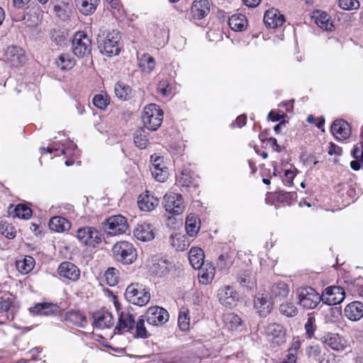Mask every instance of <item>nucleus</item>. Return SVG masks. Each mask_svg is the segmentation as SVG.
<instances>
[{"instance_id": "obj_60", "label": "nucleus", "mask_w": 363, "mask_h": 363, "mask_svg": "<svg viewBox=\"0 0 363 363\" xmlns=\"http://www.w3.org/2000/svg\"><path fill=\"white\" fill-rule=\"evenodd\" d=\"M12 304V301L9 298H4L2 297L0 298V313H6L10 308Z\"/></svg>"}, {"instance_id": "obj_18", "label": "nucleus", "mask_w": 363, "mask_h": 363, "mask_svg": "<svg viewBox=\"0 0 363 363\" xmlns=\"http://www.w3.org/2000/svg\"><path fill=\"white\" fill-rule=\"evenodd\" d=\"M254 308L261 317H267L271 312L272 303L267 296L257 294L254 300Z\"/></svg>"}, {"instance_id": "obj_4", "label": "nucleus", "mask_w": 363, "mask_h": 363, "mask_svg": "<svg viewBox=\"0 0 363 363\" xmlns=\"http://www.w3.org/2000/svg\"><path fill=\"white\" fill-rule=\"evenodd\" d=\"M297 295L298 304L307 310L315 308L322 301L321 296L310 286L298 289Z\"/></svg>"}, {"instance_id": "obj_1", "label": "nucleus", "mask_w": 363, "mask_h": 363, "mask_svg": "<svg viewBox=\"0 0 363 363\" xmlns=\"http://www.w3.org/2000/svg\"><path fill=\"white\" fill-rule=\"evenodd\" d=\"M121 34L116 30L103 31L98 35L97 44L100 52L108 57L118 55L121 50Z\"/></svg>"}, {"instance_id": "obj_21", "label": "nucleus", "mask_w": 363, "mask_h": 363, "mask_svg": "<svg viewBox=\"0 0 363 363\" xmlns=\"http://www.w3.org/2000/svg\"><path fill=\"white\" fill-rule=\"evenodd\" d=\"M218 297L222 305L232 307L235 305L237 293L234 291L233 287L228 286L219 289Z\"/></svg>"}, {"instance_id": "obj_55", "label": "nucleus", "mask_w": 363, "mask_h": 363, "mask_svg": "<svg viewBox=\"0 0 363 363\" xmlns=\"http://www.w3.org/2000/svg\"><path fill=\"white\" fill-rule=\"evenodd\" d=\"M152 177L160 182H164L168 177V170L165 167L162 169H155L151 172Z\"/></svg>"}, {"instance_id": "obj_6", "label": "nucleus", "mask_w": 363, "mask_h": 363, "mask_svg": "<svg viewBox=\"0 0 363 363\" xmlns=\"http://www.w3.org/2000/svg\"><path fill=\"white\" fill-rule=\"evenodd\" d=\"M72 50L74 55L84 57L91 51V40L83 32H78L74 35Z\"/></svg>"}, {"instance_id": "obj_61", "label": "nucleus", "mask_w": 363, "mask_h": 363, "mask_svg": "<svg viewBox=\"0 0 363 363\" xmlns=\"http://www.w3.org/2000/svg\"><path fill=\"white\" fill-rule=\"evenodd\" d=\"M278 200L279 201H288L291 199H292V197H293V194L290 192H286V191H278Z\"/></svg>"}, {"instance_id": "obj_9", "label": "nucleus", "mask_w": 363, "mask_h": 363, "mask_svg": "<svg viewBox=\"0 0 363 363\" xmlns=\"http://www.w3.org/2000/svg\"><path fill=\"white\" fill-rule=\"evenodd\" d=\"M125 299L134 305L143 306L146 305L150 298V295L145 289H138L134 284L129 285L125 292Z\"/></svg>"}, {"instance_id": "obj_30", "label": "nucleus", "mask_w": 363, "mask_h": 363, "mask_svg": "<svg viewBox=\"0 0 363 363\" xmlns=\"http://www.w3.org/2000/svg\"><path fill=\"white\" fill-rule=\"evenodd\" d=\"M204 252L199 247H192L189 252V259L194 269H200L204 264Z\"/></svg>"}, {"instance_id": "obj_56", "label": "nucleus", "mask_w": 363, "mask_h": 363, "mask_svg": "<svg viewBox=\"0 0 363 363\" xmlns=\"http://www.w3.org/2000/svg\"><path fill=\"white\" fill-rule=\"evenodd\" d=\"M339 6L344 10L357 9L359 2L357 0H339Z\"/></svg>"}, {"instance_id": "obj_48", "label": "nucleus", "mask_w": 363, "mask_h": 363, "mask_svg": "<svg viewBox=\"0 0 363 363\" xmlns=\"http://www.w3.org/2000/svg\"><path fill=\"white\" fill-rule=\"evenodd\" d=\"M239 284L247 289H252L255 286V279L252 277L251 274L248 272H244L238 279Z\"/></svg>"}, {"instance_id": "obj_5", "label": "nucleus", "mask_w": 363, "mask_h": 363, "mask_svg": "<svg viewBox=\"0 0 363 363\" xmlns=\"http://www.w3.org/2000/svg\"><path fill=\"white\" fill-rule=\"evenodd\" d=\"M104 230L110 235L123 234L128 230L126 218L121 215H116L106 218L102 223Z\"/></svg>"}, {"instance_id": "obj_11", "label": "nucleus", "mask_w": 363, "mask_h": 363, "mask_svg": "<svg viewBox=\"0 0 363 363\" xmlns=\"http://www.w3.org/2000/svg\"><path fill=\"white\" fill-rule=\"evenodd\" d=\"M4 60L13 67H20L26 62L24 50L18 46H9L5 51Z\"/></svg>"}, {"instance_id": "obj_40", "label": "nucleus", "mask_w": 363, "mask_h": 363, "mask_svg": "<svg viewBox=\"0 0 363 363\" xmlns=\"http://www.w3.org/2000/svg\"><path fill=\"white\" fill-rule=\"evenodd\" d=\"M35 260L30 256H26L22 260L16 261V266L21 274H28L34 267Z\"/></svg>"}, {"instance_id": "obj_29", "label": "nucleus", "mask_w": 363, "mask_h": 363, "mask_svg": "<svg viewBox=\"0 0 363 363\" xmlns=\"http://www.w3.org/2000/svg\"><path fill=\"white\" fill-rule=\"evenodd\" d=\"M75 2L80 13L89 16L95 12L100 0H75Z\"/></svg>"}, {"instance_id": "obj_26", "label": "nucleus", "mask_w": 363, "mask_h": 363, "mask_svg": "<svg viewBox=\"0 0 363 363\" xmlns=\"http://www.w3.org/2000/svg\"><path fill=\"white\" fill-rule=\"evenodd\" d=\"M320 340L334 350H341L345 347V340L337 334L328 333L322 337Z\"/></svg>"}, {"instance_id": "obj_32", "label": "nucleus", "mask_w": 363, "mask_h": 363, "mask_svg": "<svg viewBox=\"0 0 363 363\" xmlns=\"http://www.w3.org/2000/svg\"><path fill=\"white\" fill-rule=\"evenodd\" d=\"M169 242L177 251H184L189 246V242L184 235L179 233L170 236Z\"/></svg>"}, {"instance_id": "obj_58", "label": "nucleus", "mask_w": 363, "mask_h": 363, "mask_svg": "<svg viewBox=\"0 0 363 363\" xmlns=\"http://www.w3.org/2000/svg\"><path fill=\"white\" fill-rule=\"evenodd\" d=\"M158 91L163 96H169L172 91V87L167 80H161L157 86Z\"/></svg>"}, {"instance_id": "obj_20", "label": "nucleus", "mask_w": 363, "mask_h": 363, "mask_svg": "<svg viewBox=\"0 0 363 363\" xmlns=\"http://www.w3.org/2000/svg\"><path fill=\"white\" fill-rule=\"evenodd\" d=\"M173 267L172 262L167 259L156 258L153 259L152 264L150 267V271L152 274L162 277L167 274Z\"/></svg>"}, {"instance_id": "obj_39", "label": "nucleus", "mask_w": 363, "mask_h": 363, "mask_svg": "<svg viewBox=\"0 0 363 363\" xmlns=\"http://www.w3.org/2000/svg\"><path fill=\"white\" fill-rule=\"evenodd\" d=\"M66 320L77 326L84 328L87 324L86 318L78 311H69L65 316Z\"/></svg>"}, {"instance_id": "obj_28", "label": "nucleus", "mask_w": 363, "mask_h": 363, "mask_svg": "<svg viewBox=\"0 0 363 363\" xmlns=\"http://www.w3.org/2000/svg\"><path fill=\"white\" fill-rule=\"evenodd\" d=\"M225 327L232 331H238L242 328V320L240 316L233 313H227L223 315Z\"/></svg>"}, {"instance_id": "obj_64", "label": "nucleus", "mask_w": 363, "mask_h": 363, "mask_svg": "<svg viewBox=\"0 0 363 363\" xmlns=\"http://www.w3.org/2000/svg\"><path fill=\"white\" fill-rule=\"evenodd\" d=\"M320 363H336L335 356L333 354L324 355Z\"/></svg>"}, {"instance_id": "obj_35", "label": "nucleus", "mask_w": 363, "mask_h": 363, "mask_svg": "<svg viewBox=\"0 0 363 363\" xmlns=\"http://www.w3.org/2000/svg\"><path fill=\"white\" fill-rule=\"evenodd\" d=\"M200 270L199 276L201 278L200 282L203 284H209L215 275V267L211 264H206L199 269Z\"/></svg>"}, {"instance_id": "obj_54", "label": "nucleus", "mask_w": 363, "mask_h": 363, "mask_svg": "<svg viewBox=\"0 0 363 363\" xmlns=\"http://www.w3.org/2000/svg\"><path fill=\"white\" fill-rule=\"evenodd\" d=\"M304 328H305L306 333L308 337L311 338L313 336L314 332L316 328L315 318L314 316L310 315L308 317L307 321L305 323Z\"/></svg>"}, {"instance_id": "obj_33", "label": "nucleus", "mask_w": 363, "mask_h": 363, "mask_svg": "<svg viewBox=\"0 0 363 363\" xmlns=\"http://www.w3.org/2000/svg\"><path fill=\"white\" fill-rule=\"evenodd\" d=\"M149 140V133L144 128H139L133 134V142L140 149H145Z\"/></svg>"}, {"instance_id": "obj_3", "label": "nucleus", "mask_w": 363, "mask_h": 363, "mask_svg": "<svg viewBox=\"0 0 363 363\" xmlns=\"http://www.w3.org/2000/svg\"><path fill=\"white\" fill-rule=\"evenodd\" d=\"M113 259L123 264H130L137 258L133 245L127 241L117 242L112 247Z\"/></svg>"}, {"instance_id": "obj_15", "label": "nucleus", "mask_w": 363, "mask_h": 363, "mask_svg": "<svg viewBox=\"0 0 363 363\" xmlns=\"http://www.w3.org/2000/svg\"><path fill=\"white\" fill-rule=\"evenodd\" d=\"M33 315L49 316L57 315L60 312V307L52 303L43 302L35 303L29 308Z\"/></svg>"}, {"instance_id": "obj_12", "label": "nucleus", "mask_w": 363, "mask_h": 363, "mask_svg": "<svg viewBox=\"0 0 363 363\" xmlns=\"http://www.w3.org/2000/svg\"><path fill=\"white\" fill-rule=\"evenodd\" d=\"M264 334L269 340L281 345L285 342L286 330L284 327L277 323H271L264 327Z\"/></svg>"}, {"instance_id": "obj_7", "label": "nucleus", "mask_w": 363, "mask_h": 363, "mask_svg": "<svg viewBox=\"0 0 363 363\" xmlns=\"http://www.w3.org/2000/svg\"><path fill=\"white\" fill-rule=\"evenodd\" d=\"M77 238L79 242L84 245L92 247H95L102 241L100 232L95 228L90 226L78 229L77 231Z\"/></svg>"}, {"instance_id": "obj_42", "label": "nucleus", "mask_w": 363, "mask_h": 363, "mask_svg": "<svg viewBox=\"0 0 363 363\" xmlns=\"http://www.w3.org/2000/svg\"><path fill=\"white\" fill-rule=\"evenodd\" d=\"M32 213L30 208L25 204L19 203L16 206L13 211V217L27 220L32 216ZM11 213L12 214V213Z\"/></svg>"}, {"instance_id": "obj_31", "label": "nucleus", "mask_w": 363, "mask_h": 363, "mask_svg": "<svg viewBox=\"0 0 363 363\" xmlns=\"http://www.w3.org/2000/svg\"><path fill=\"white\" fill-rule=\"evenodd\" d=\"M228 25L233 30L242 31L247 26L246 16L240 13L234 14L229 18Z\"/></svg>"}, {"instance_id": "obj_46", "label": "nucleus", "mask_w": 363, "mask_h": 363, "mask_svg": "<svg viewBox=\"0 0 363 363\" xmlns=\"http://www.w3.org/2000/svg\"><path fill=\"white\" fill-rule=\"evenodd\" d=\"M279 312L286 317H294L298 313V308L291 302H285L279 306Z\"/></svg>"}, {"instance_id": "obj_25", "label": "nucleus", "mask_w": 363, "mask_h": 363, "mask_svg": "<svg viewBox=\"0 0 363 363\" xmlns=\"http://www.w3.org/2000/svg\"><path fill=\"white\" fill-rule=\"evenodd\" d=\"M210 11V2L208 0H194L191 12L193 16L197 19H201L206 16Z\"/></svg>"}, {"instance_id": "obj_44", "label": "nucleus", "mask_w": 363, "mask_h": 363, "mask_svg": "<svg viewBox=\"0 0 363 363\" xmlns=\"http://www.w3.org/2000/svg\"><path fill=\"white\" fill-rule=\"evenodd\" d=\"M315 22L318 27L325 30H331L333 28V23L328 14L325 12L319 13V15L315 17Z\"/></svg>"}, {"instance_id": "obj_37", "label": "nucleus", "mask_w": 363, "mask_h": 363, "mask_svg": "<svg viewBox=\"0 0 363 363\" xmlns=\"http://www.w3.org/2000/svg\"><path fill=\"white\" fill-rule=\"evenodd\" d=\"M138 65L143 72L150 74L155 69V58L148 53H145L139 58Z\"/></svg>"}, {"instance_id": "obj_49", "label": "nucleus", "mask_w": 363, "mask_h": 363, "mask_svg": "<svg viewBox=\"0 0 363 363\" xmlns=\"http://www.w3.org/2000/svg\"><path fill=\"white\" fill-rule=\"evenodd\" d=\"M50 37L57 45H62L66 40L65 33L60 29L54 28L50 33Z\"/></svg>"}, {"instance_id": "obj_53", "label": "nucleus", "mask_w": 363, "mask_h": 363, "mask_svg": "<svg viewBox=\"0 0 363 363\" xmlns=\"http://www.w3.org/2000/svg\"><path fill=\"white\" fill-rule=\"evenodd\" d=\"M135 337L140 338H146L148 337L147 331L145 327V320L139 318L135 324Z\"/></svg>"}, {"instance_id": "obj_43", "label": "nucleus", "mask_w": 363, "mask_h": 363, "mask_svg": "<svg viewBox=\"0 0 363 363\" xmlns=\"http://www.w3.org/2000/svg\"><path fill=\"white\" fill-rule=\"evenodd\" d=\"M116 97L122 101H127L130 99L131 88L129 86L118 82L114 87Z\"/></svg>"}, {"instance_id": "obj_14", "label": "nucleus", "mask_w": 363, "mask_h": 363, "mask_svg": "<svg viewBox=\"0 0 363 363\" xmlns=\"http://www.w3.org/2000/svg\"><path fill=\"white\" fill-rule=\"evenodd\" d=\"M330 130L338 140L347 139L351 135L350 125L343 119H337L331 125Z\"/></svg>"}, {"instance_id": "obj_8", "label": "nucleus", "mask_w": 363, "mask_h": 363, "mask_svg": "<svg viewBox=\"0 0 363 363\" xmlns=\"http://www.w3.org/2000/svg\"><path fill=\"white\" fill-rule=\"evenodd\" d=\"M165 211L172 216L182 214L184 210L183 197L181 194L170 193L164 196Z\"/></svg>"}, {"instance_id": "obj_13", "label": "nucleus", "mask_w": 363, "mask_h": 363, "mask_svg": "<svg viewBox=\"0 0 363 363\" xmlns=\"http://www.w3.org/2000/svg\"><path fill=\"white\" fill-rule=\"evenodd\" d=\"M146 319L150 325H162L168 320L169 313L167 310L162 307L153 306L147 309L146 312Z\"/></svg>"}, {"instance_id": "obj_16", "label": "nucleus", "mask_w": 363, "mask_h": 363, "mask_svg": "<svg viewBox=\"0 0 363 363\" xmlns=\"http://www.w3.org/2000/svg\"><path fill=\"white\" fill-rule=\"evenodd\" d=\"M60 277L67 279L72 281H76L79 279L80 270L73 263L64 262L60 264L57 269Z\"/></svg>"}, {"instance_id": "obj_17", "label": "nucleus", "mask_w": 363, "mask_h": 363, "mask_svg": "<svg viewBox=\"0 0 363 363\" xmlns=\"http://www.w3.org/2000/svg\"><path fill=\"white\" fill-rule=\"evenodd\" d=\"M263 21L267 27L275 28L282 26L285 18L277 9L272 8L265 12Z\"/></svg>"}, {"instance_id": "obj_19", "label": "nucleus", "mask_w": 363, "mask_h": 363, "mask_svg": "<svg viewBox=\"0 0 363 363\" xmlns=\"http://www.w3.org/2000/svg\"><path fill=\"white\" fill-rule=\"evenodd\" d=\"M135 315L129 312H121L118 316V324L115 330L118 333H122L124 331H130L135 328Z\"/></svg>"}, {"instance_id": "obj_34", "label": "nucleus", "mask_w": 363, "mask_h": 363, "mask_svg": "<svg viewBox=\"0 0 363 363\" xmlns=\"http://www.w3.org/2000/svg\"><path fill=\"white\" fill-rule=\"evenodd\" d=\"M271 293L274 298L281 300L288 296L289 288L284 282H277L272 286Z\"/></svg>"}, {"instance_id": "obj_2", "label": "nucleus", "mask_w": 363, "mask_h": 363, "mask_svg": "<svg viewBox=\"0 0 363 363\" xmlns=\"http://www.w3.org/2000/svg\"><path fill=\"white\" fill-rule=\"evenodd\" d=\"M141 119L145 127L152 131L157 130L163 121V111L155 104L145 106L141 114Z\"/></svg>"}, {"instance_id": "obj_52", "label": "nucleus", "mask_w": 363, "mask_h": 363, "mask_svg": "<svg viewBox=\"0 0 363 363\" xmlns=\"http://www.w3.org/2000/svg\"><path fill=\"white\" fill-rule=\"evenodd\" d=\"M0 231L2 235L9 239H13L16 235L15 227L8 223H4L1 225Z\"/></svg>"}, {"instance_id": "obj_27", "label": "nucleus", "mask_w": 363, "mask_h": 363, "mask_svg": "<svg viewBox=\"0 0 363 363\" xmlns=\"http://www.w3.org/2000/svg\"><path fill=\"white\" fill-rule=\"evenodd\" d=\"M94 323L96 328H106L113 325V318L107 311H98L94 314Z\"/></svg>"}, {"instance_id": "obj_38", "label": "nucleus", "mask_w": 363, "mask_h": 363, "mask_svg": "<svg viewBox=\"0 0 363 363\" xmlns=\"http://www.w3.org/2000/svg\"><path fill=\"white\" fill-rule=\"evenodd\" d=\"M55 65L61 70H69L72 69L74 65V60L68 53H62L55 60Z\"/></svg>"}, {"instance_id": "obj_59", "label": "nucleus", "mask_w": 363, "mask_h": 363, "mask_svg": "<svg viewBox=\"0 0 363 363\" xmlns=\"http://www.w3.org/2000/svg\"><path fill=\"white\" fill-rule=\"evenodd\" d=\"M53 10L55 13L62 21H65L68 18V14L66 11V9L63 6L55 5Z\"/></svg>"}, {"instance_id": "obj_57", "label": "nucleus", "mask_w": 363, "mask_h": 363, "mask_svg": "<svg viewBox=\"0 0 363 363\" xmlns=\"http://www.w3.org/2000/svg\"><path fill=\"white\" fill-rule=\"evenodd\" d=\"M231 260L227 255H220L217 261V267L220 270H225L230 267Z\"/></svg>"}, {"instance_id": "obj_10", "label": "nucleus", "mask_w": 363, "mask_h": 363, "mask_svg": "<svg viewBox=\"0 0 363 363\" xmlns=\"http://www.w3.org/2000/svg\"><path fill=\"white\" fill-rule=\"evenodd\" d=\"M345 297L344 289L338 286H330L325 288L321 295L323 303L329 306L340 303Z\"/></svg>"}, {"instance_id": "obj_23", "label": "nucleus", "mask_w": 363, "mask_h": 363, "mask_svg": "<svg viewBox=\"0 0 363 363\" xmlns=\"http://www.w3.org/2000/svg\"><path fill=\"white\" fill-rule=\"evenodd\" d=\"M344 314L350 320H360L363 317V303L360 301L351 302L346 306Z\"/></svg>"}, {"instance_id": "obj_41", "label": "nucleus", "mask_w": 363, "mask_h": 363, "mask_svg": "<svg viewBox=\"0 0 363 363\" xmlns=\"http://www.w3.org/2000/svg\"><path fill=\"white\" fill-rule=\"evenodd\" d=\"M200 229L197 225V218L194 214H190L186 219V231L190 237L195 236Z\"/></svg>"}, {"instance_id": "obj_63", "label": "nucleus", "mask_w": 363, "mask_h": 363, "mask_svg": "<svg viewBox=\"0 0 363 363\" xmlns=\"http://www.w3.org/2000/svg\"><path fill=\"white\" fill-rule=\"evenodd\" d=\"M341 148L336 145L334 143H330V147H329V150H328V154L330 155H340L341 154Z\"/></svg>"}, {"instance_id": "obj_51", "label": "nucleus", "mask_w": 363, "mask_h": 363, "mask_svg": "<svg viewBox=\"0 0 363 363\" xmlns=\"http://www.w3.org/2000/svg\"><path fill=\"white\" fill-rule=\"evenodd\" d=\"M194 178L190 172L182 171L180 176L177 177V183L182 186H189L193 184Z\"/></svg>"}, {"instance_id": "obj_50", "label": "nucleus", "mask_w": 363, "mask_h": 363, "mask_svg": "<svg viewBox=\"0 0 363 363\" xmlns=\"http://www.w3.org/2000/svg\"><path fill=\"white\" fill-rule=\"evenodd\" d=\"M93 104L98 108L104 110L110 103V99L107 95L96 94L92 100Z\"/></svg>"}, {"instance_id": "obj_22", "label": "nucleus", "mask_w": 363, "mask_h": 363, "mask_svg": "<svg viewBox=\"0 0 363 363\" xmlns=\"http://www.w3.org/2000/svg\"><path fill=\"white\" fill-rule=\"evenodd\" d=\"M134 236L143 242H147L155 238L154 228L152 225L143 223L138 225L133 231Z\"/></svg>"}, {"instance_id": "obj_24", "label": "nucleus", "mask_w": 363, "mask_h": 363, "mask_svg": "<svg viewBox=\"0 0 363 363\" xmlns=\"http://www.w3.org/2000/svg\"><path fill=\"white\" fill-rule=\"evenodd\" d=\"M159 201L150 191L145 194H140L138 198V205L139 208L143 211H151L158 205Z\"/></svg>"}, {"instance_id": "obj_45", "label": "nucleus", "mask_w": 363, "mask_h": 363, "mask_svg": "<svg viewBox=\"0 0 363 363\" xmlns=\"http://www.w3.org/2000/svg\"><path fill=\"white\" fill-rule=\"evenodd\" d=\"M106 284L110 286H114L118 283L119 272L114 267H109L104 273Z\"/></svg>"}, {"instance_id": "obj_36", "label": "nucleus", "mask_w": 363, "mask_h": 363, "mask_svg": "<svg viewBox=\"0 0 363 363\" xmlns=\"http://www.w3.org/2000/svg\"><path fill=\"white\" fill-rule=\"evenodd\" d=\"M70 227V223L68 220L60 216H55L52 218L49 223V228L52 230L56 232L64 231L69 229Z\"/></svg>"}, {"instance_id": "obj_62", "label": "nucleus", "mask_w": 363, "mask_h": 363, "mask_svg": "<svg viewBox=\"0 0 363 363\" xmlns=\"http://www.w3.org/2000/svg\"><path fill=\"white\" fill-rule=\"evenodd\" d=\"M301 347V342L299 340H296L292 343L291 347L289 349L288 354H291L292 353L294 356H296V353Z\"/></svg>"}, {"instance_id": "obj_47", "label": "nucleus", "mask_w": 363, "mask_h": 363, "mask_svg": "<svg viewBox=\"0 0 363 363\" xmlns=\"http://www.w3.org/2000/svg\"><path fill=\"white\" fill-rule=\"evenodd\" d=\"M189 320L190 318L189 316L188 309L184 307L182 308L178 317V325L179 328L184 331L188 330L189 326Z\"/></svg>"}]
</instances>
